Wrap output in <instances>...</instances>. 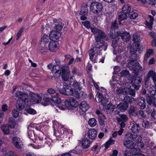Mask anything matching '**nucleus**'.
Masks as SVG:
<instances>
[{"label":"nucleus","mask_w":156,"mask_h":156,"mask_svg":"<svg viewBox=\"0 0 156 156\" xmlns=\"http://www.w3.org/2000/svg\"><path fill=\"white\" fill-rule=\"evenodd\" d=\"M16 96L18 98L17 109L19 111L23 110L26 106H30L32 104L31 100L28 98L27 94L21 91L17 92Z\"/></svg>","instance_id":"f257e3e1"},{"label":"nucleus","mask_w":156,"mask_h":156,"mask_svg":"<svg viewBox=\"0 0 156 156\" xmlns=\"http://www.w3.org/2000/svg\"><path fill=\"white\" fill-rule=\"evenodd\" d=\"M59 91L61 94L64 95H71L77 98H80L78 90L75 88H72L68 84L63 85L62 88L59 89Z\"/></svg>","instance_id":"f03ea898"},{"label":"nucleus","mask_w":156,"mask_h":156,"mask_svg":"<svg viewBox=\"0 0 156 156\" xmlns=\"http://www.w3.org/2000/svg\"><path fill=\"white\" fill-rule=\"evenodd\" d=\"M56 96H50V97L49 96L46 94H43L42 97L43 98V102L42 103L43 105L44 106H46L48 105L50 102H52L55 104H60L61 102V99L58 97L59 95L58 93L56 94Z\"/></svg>","instance_id":"7ed1b4c3"},{"label":"nucleus","mask_w":156,"mask_h":156,"mask_svg":"<svg viewBox=\"0 0 156 156\" xmlns=\"http://www.w3.org/2000/svg\"><path fill=\"white\" fill-rule=\"evenodd\" d=\"M132 80L129 82L130 86H131L132 90H138L142 85L143 80L139 77H136L133 78L131 77Z\"/></svg>","instance_id":"20e7f679"},{"label":"nucleus","mask_w":156,"mask_h":156,"mask_svg":"<svg viewBox=\"0 0 156 156\" xmlns=\"http://www.w3.org/2000/svg\"><path fill=\"white\" fill-rule=\"evenodd\" d=\"M127 67L135 73L138 72L142 69V67L140 64L134 61H132L129 62Z\"/></svg>","instance_id":"39448f33"},{"label":"nucleus","mask_w":156,"mask_h":156,"mask_svg":"<svg viewBox=\"0 0 156 156\" xmlns=\"http://www.w3.org/2000/svg\"><path fill=\"white\" fill-rule=\"evenodd\" d=\"M133 43H129V45L131 47V51L132 52L135 51L136 49L137 44L140 42V36L136 34H134L133 37Z\"/></svg>","instance_id":"423d86ee"},{"label":"nucleus","mask_w":156,"mask_h":156,"mask_svg":"<svg viewBox=\"0 0 156 156\" xmlns=\"http://www.w3.org/2000/svg\"><path fill=\"white\" fill-rule=\"evenodd\" d=\"M118 19L120 24L121 21L127 19V5H125L122 8L121 11L118 13Z\"/></svg>","instance_id":"0eeeda50"},{"label":"nucleus","mask_w":156,"mask_h":156,"mask_svg":"<svg viewBox=\"0 0 156 156\" xmlns=\"http://www.w3.org/2000/svg\"><path fill=\"white\" fill-rule=\"evenodd\" d=\"M90 8L94 13H98L101 11L103 7L101 3L95 2L91 4Z\"/></svg>","instance_id":"6e6552de"},{"label":"nucleus","mask_w":156,"mask_h":156,"mask_svg":"<svg viewBox=\"0 0 156 156\" xmlns=\"http://www.w3.org/2000/svg\"><path fill=\"white\" fill-rule=\"evenodd\" d=\"M12 142L14 147L17 149H21L23 146V143L20 139L16 136L12 137Z\"/></svg>","instance_id":"1a4fd4ad"},{"label":"nucleus","mask_w":156,"mask_h":156,"mask_svg":"<svg viewBox=\"0 0 156 156\" xmlns=\"http://www.w3.org/2000/svg\"><path fill=\"white\" fill-rule=\"evenodd\" d=\"M51 72L54 77L55 79L58 78L60 77L61 73L60 66L55 65L52 67Z\"/></svg>","instance_id":"9d476101"},{"label":"nucleus","mask_w":156,"mask_h":156,"mask_svg":"<svg viewBox=\"0 0 156 156\" xmlns=\"http://www.w3.org/2000/svg\"><path fill=\"white\" fill-rule=\"evenodd\" d=\"M61 36V33L59 32L52 30L49 34V38L51 41H57Z\"/></svg>","instance_id":"9b49d317"},{"label":"nucleus","mask_w":156,"mask_h":156,"mask_svg":"<svg viewBox=\"0 0 156 156\" xmlns=\"http://www.w3.org/2000/svg\"><path fill=\"white\" fill-rule=\"evenodd\" d=\"M65 105L70 108H71L72 109L73 108H76L77 107L78 105L77 101L73 99H69L65 101Z\"/></svg>","instance_id":"f8f14e48"},{"label":"nucleus","mask_w":156,"mask_h":156,"mask_svg":"<svg viewBox=\"0 0 156 156\" xmlns=\"http://www.w3.org/2000/svg\"><path fill=\"white\" fill-rule=\"evenodd\" d=\"M59 45L58 41H51L49 44V50L52 52H56L59 48Z\"/></svg>","instance_id":"ddd939ff"},{"label":"nucleus","mask_w":156,"mask_h":156,"mask_svg":"<svg viewBox=\"0 0 156 156\" xmlns=\"http://www.w3.org/2000/svg\"><path fill=\"white\" fill-rule=\"evenodd\" d=\"M88 9L87 6H83L81 7L80 11L79 14L81 15L80 19L82 20H85L87 19V17L86 16L88 13Z\"/></svg>","instance_id":"4468645a"},{"label":"nucleus","mask_w":156,"mask_h":156,"mask_svg":"<svg viewBox=\"0 0 156 156\" xmlns=\"http://www.w3.org/2000/svg\"><path fill=\"white\" fill-rule=\"evenodd\" d=\"M44 94H41V97L39 95L36 94L34 93H33L31 94V99L33 101L36 103H38L40 102L41 105H43L42 102H43V98L42 96Z\"/></svg>","instance_id":"2eb2a0df"},{"label":"nucleus","mask_w":156,"mask_h":156,"mask_svg":"<svg viewBox=\"0 0 156 156\" xmlns=\"http://www.w3.org/2000/svg\"><path fill=\"white\" fill-rule=\"evenodd\" d=\"M87 137L92 140H94L97 136V131L94 129H89L87 133Z\"/></svg>","instance_id":"dca6fc26"},{"label":"nucleus","mask_w":156,"mask_h":156,"mask_svg":"<svg viewBox=\"0 0 156 156\" xmlns=\"http://www.w3.org/2000/svg\"><path fill=\"white\" fill-rule=\"evenodd\" d=\"M106 37V34L105 33L100 29L95 36L96 41L98 42L101 41V39H104Z\"/></svg>","instance_id":"f3484780"},{"label":"nucleus","mask_w":156,"mask_h":156,"mask_svg":"<svg viewBox=\"0 0 156 156\" xmlns=\"http://www.w3.org/2000/svg\"><path fill=\"white\" fill-rule=\"evenodd\" d=\"M54 22L56 23L55 25V29L56 30V31L59 32L61 31L63 28V24L61 20L55 19L54 20Z\"/></svg>","instance_id":"a211bd4d"},{"label":"nucleus","mask_w":156,"mask_h":156,"mask_svg":"<svg viewBox=\"0 0 156 156\" xmlns=\"http://www.w3.org/2000/svg\"><path fill=\"white\" fill-rule=\"evenodd\" d=\"M104 119H98V121L101 130L104 131L105 130V132L107 133L108 132V127L107 125L105 124Z\"/></svg>","instance_id":"6ab92c4d"},{"label":"nucleus","mask_w":156,"mask_h":156,"mask_svg":"<svg viewBox=\"0 0 156 156\" xmlns=\"http://www.w3.org/2000/svg\"><path fill=\"white\" fill-rule=\"evenodd\" d=\"M132 10L130 6H128L127 7V13H129V17L131 19H135L137 17L138 14Z\"/></svg>","instance_id":"aec40b11"},{"label":"nucleus","mask_w":156,"mask_h":156,"mask_svg":"<svg viewBox=\"0 0 156 156\" xmlns=\"http://www.w3.org/2000/svg\"><path fill=\"white\" fill-rule=\"evenodd\" d=\"M148 21H146L145 22V25L147 27L151 30L152 29V26L153 24V22L154 21V19L153 16L151 15H148Z\"/></svg>","instance_id":"412c9836"},{"label":"nucleus","mask_w":156,"mask_h":156,"mask_svg":"<svg viewBox=\"0 0 156 156\" xmlns=\"http://www.w3.org/2000/svg\"><path fill=\"white\" fill-rule=\"evenodd\" d=\"M127 136L136 142H140L142 140V137L140 136L132 134L130 133H127Z\"/></svg>","instance_id":"4be33fe9"},{"label":"nucleus","mask_w":156,"mask_h":156,"mask_svg":"<svg viewBox=\"0 0 156 156\" xmlns=\"http://www.w3.org/2000/svg\"><path fill=\"white\" fill-rule=\"evenodd\" d=\"M79 108L83 112H86L89 108L90 106L85 101H82L79 106Z\"/></svg>","instance_id":"5701e85b"},{"label":"nucleus","mask_w":156,"mask_h":156,"mask_svg":"<svg viewBox=\"0 0 156 156\" xmlns=\"http://www.w3.org/2000/svg\"><path fill=\"white\" fill-rule=\"evenodd\" d=\"M127 58V53L125 52L122 55H120V56H117L116 58L117 61H119L122 62L123 63L126 64V67H127V64L126 63V59Z\"/></svg>","instance_id":"b1692460"},{"label":"nucleus","mask_w":156,"mask_h":156,"mask_svg":"<svg viewBox=\"0 0 156 156\" xmlns=\"http://www.w3.org/2000/svg\"><path fill=\"white\" fill-rule=\"evenodd\" d=\"M147 89L148 93L151 95H154L156 92V88L155 86L153 85H150L147 86L146 87Z\"/></svg>","instance_id":"393cba45"},{"label":"nucleus","mask_w":156,"mask_h":156,"mask_svg":"<svg viewBox=\"0 0 156 156\" xmlns=\"http://www.w3.org/2000/svg\"><path fill=\"white\" fill-rule=\"evenodd\" d=\"M82 145L84 148H87L90 146V141L87 137H84L82 140Z\"/></svg>","instance_id":"a878e982"},{"label":"nucleus","mask_w":156,"mask_h":156,"mask_svg":"<svg viewBox=\"0 0 156 156\" xmlns=\"http://www.w3.org/2000/svg\"><path fill=\"white\" fill-rule=\"evenodd\" d=\"M117 34L118 36L122 37V38L124 42H127V32H124L122 31L119 30L117 32Z\"/></svg>","instance_id":"bb28decb"},{"label":"nucleus","mask_w":156,"mask_h":156,"mask_svg":"<svg viewBox=\"0 0 156 156\" xmlns=\"http://www.w3.org/2000/svg\"><path fill=\"white\" fill-rule=\"evenodd\" d=\"M120 74L122 76L120 80H122V79H123V81H122V84L123 85H126L127 81L126 80V76H127V69H126L125 70H122L120 73Z\"/></svg>","instance_id":"cd10ccee"},{"label":"nucleus","mask_w":156,"mask_h":156,"mask_svg":"<svg viewBox=\"0 0 156 156\" xmlns=\"http://www.w3.org/2000/svg\"><path fill=\"white\" fill-rule=\"evenodd\" d=\"M136 46H137L136 47L137 49H136L135 51H134V52L133 51V50H132L134 52H132L131 51V47H130V52L131 54H133L135 53L136 52L137 50H138V51L139 53H140L143 51V49L144 48V46L143 45H140V43L137 44Z\"/></svg>","instance_id":"c85d7f7f"},{"label":"nucleus","mask_w":156,"mask_h":156,"mask_svg":"<svg viewBox=\"0 0 156 156\" xmlns=\"http://www.w3.org/2000/svg\"><path fill=\"white\" fill-rule=\"evenodd\" d=\"M146 99L149 105L153 104L154 106H156V98L153 97H150L148 95L146 97Z\"/></svg>","instance_id":"c756f323"},{"label":"nucleus","mask_w":156,"mask_h":156,"mask_svg":"<svg viewBox=\"0 0 156 156\" xmlns=\"http://www.w3.org/2000/svg\"><path fill=\"white\" fill-rule=\"evenodd\" d=\"M153 54L154 52L152 49H149L147 50L144 56V61L146 62L150 56L152 55Z\"/></svg>","instance_id":"7c9ffc66"},{"label":"nucleus","mask_w":156,"mask_h":156,"mask_svg":"<svg viewBox=\"0 0 156 156\" xmlns=\"http://www.w3.org/2000/svg\"><path fill=\"white\" fill-rule=\"evenodd\" d=\"M138 105L140 106L141 109H143L145 108L146 107V103L144 98L141 97L139 99Z\"/></svg>","instance_id":"2f4dec72"},{"label":"nucleus","mask_w":156,"mask_h":156,"mask_svg":"<svg viewBox=\"0 0 156 156\" xmlns=\"http://www.w3.org/2000/svg\"><path fill=\"white\" fill-rule=\"evenodd\" d=\"M9 127V125L7 124L3 125L1 126V130L5 135H8L9 134L10 130Z\"/></svg>","instance_id":"473e14b6"},{"label":"nucleus","mask_w":156,"mask_h":156,"mask_svg":"<svg viewBox=\"0 0 156 156\" xmlns=\"http://www.w3.org/2000/svg\"><path fill=\"white\" fill-rule=\"evenodd\" d=\"M131 129L133 133H137L140 129V127L139 124H135L132 126Z\"/></svg>","instance_id":"72a5a7b5"},{"label":"nucleus","mask_w":156,"mask_h":156,"mask_svg":"<svg viewBox=\"0 0 156 156\" xmlns=\"http://www.w3.org/2000/svg\"><path fill=\"white\" fill-rule=\"evenodd\" d=\"M115 108L114 106L111 103H109L107 105L106 111L108 114L112 113Z\"/></svg>","instance_id":"f704fd0d"},{"label":"nucleus","mask_w":156,"mask_h":156,"mask_svg":"<svg viewBox=\"0 0 156 156\" xmlns=\"http://www.w3.org/2000/svg\"><path fill=\"white\" fill-rule=\"evenodd\" d=\"M38 137L39 140L42 141V143H43L44 142V143L48 144L46 140L50 139V138L47 137L46 136H44V133L42 132H41V134L38 135Z\"/></svg>","instance_id":"c9c22d12"},{"label":"nucleus","mask_w":156,"mask_h":156,"mask_svg":"<svg viewBox=\"0 0 156 156\" xmlns=\"http://www.w3.org/2000/svg\"><path fill=\"white\" fill-rule=\"evenodd\" d=\"M103 45L104 44L103 43H101V41L98 42H97V44L96 45L95 47V50L97 51L96 52V54H97V55H100L99 53H100V50H99V49L102 48Z\"/></svg>","instance_id":"e433bc0d"},{"label":"nucleus","mask_w":156,"mask_h":156,"mask_svg":"<svg viewBox=\"0 0 156 156\" xmlns=\"http://www.w3.org/2000/svg\"><path fill=\"white\" fill-rule=\"evenodd\" d=\"M70 76V73H64V74H62V80L64 81H67L68 80L69 78L70 80L73 79V77L71 76L69 77Z\"/></svg>","instance_id":"4c0bfd02"},{"label":"nucleus","mask_w":156,"mask_h":156,"mask_svg":"<svg viewBox=\"0 0 156 156\" xmlns=\"http://www.w3.org/2000/svg\"><path fill=\"white\" fill-rule=\"evenodd\" d=\"M81 151L80 150H78L77 147H75L74 149L70 150L69 152L71 154V156H74L75 154H79L80 152Z\"/></svg>","instance_id":"58836bf2"},{"label":"nucleus","mask_w":156,"mask_h":156,"mask_svg":"<svg viewBox=\"0 0 156 156\" xmlns=\"http://www.w3.org/2000/svg\"><path fill=\"white\" fill-rule=\"evenodd\" d=\"M88 124L91 127H94L97 124V121L94 118H91L89 120Z\"/></svg>","instance_id":"ea45409f"},{"label":"nucleus","mask_w":156,"mask_h":156,"mask_svg":"<svg viewBox=\"0 0 156 156\" xmlns=\"http://www.w3.org/2000/svg\"><path fill=\"white\" fill-rule=\"evenodd\" d=\"M117 108L120 109L122 112H123L127 110V106L125 105L124 104L122 103H120L117 105Z\"/></svg>","instance_id":"a19ab883"},{"label":"nucleus","mask_w":156,"mask_h":156,"mask_svg":"<svg viewBox=\"0 0 156 156\" xmlns=\"http://www.w3.org/2000/svg\"><path fill=\"white\" fill-rule=\"evenodd\" d=\"M118 24L117 23L116 20H115L114 22H112L111 27V30L112 31L113 30H115L118 29Z\"/></svg>","instance_id":"79ce46f5"},{"label":"nucleus","mask_w":156,"mask_h":156,"mask_svg":"<svg viewBox=\"0 0 156 156\" xmlns=\"http://www.w3.org/2000/svg\"><path fill=\"white\" fill-rule=\"evenodd\" d=\"M81 83H78L75 80L73 83L72 85L76 90L77 89L79 90L82 89V87H81Z\"/></svg>","instance_id":"37998d69"},{"label":"nucleus","mask_w":156,"mask_h":156,"mask_svg":"<svg viewBox=\"0 0 156 156\" xmlns=\"http://www.w3.org/2000/svg\"><path fill=\"white\" fill-rule=\"evenodd\" d=\"M95 54V51L94 48H91L89 51V55L90 60L93 61L94 60V57Z\"/></svg>","instance_id":"c03bdc74"},{"label":"nucleus","mask_w":156,"mask_h":156,"mask_svg":"<svg viewBox=\"0 0 156 156\" xmlns=\"http://www.w3.org/2000/svg\"><path fill=\"white\" fill-rule=\"evenodd\" d=\"M25 110L27 113L31 115H34L37 113V112L35 110L30 107L29 108H26Z\"/></svg>","instance_id":"a18cd8bd"},{"label":"nucleus","mask_w":156,"mask_h":156,"mask_svg":"<svg viewBox=\"0 0 156 156\" xmlns=\"http://www.w3.org/2000/svg\"><path fill=\"white\" fill-rule=\"evenodd\" d=\"M156 76V73L153 70H151L149 71L147 74V77L148 79L149 78L151 77L152 79L154 77Z\"/></svg>","instance_id":"49530a36"},{"label":"nucleus","mask_w":156,"mask_h":156,"mask_svg":"<svg viewBox=\"0 0 156 156\" xmlns=\"http://www.w3.org/2000/svg\"><path fill=\"white\" fill-rule=\"evenodd\" d=\"M119 40L115 39H113L112 41V46L114 49H115L119 45Z\"/></svg>","instance_id":"de8ad7c7"},{"label":"nucleus","mask_w":156,"mask_h":156,"mask_svg":"<svg viewBox=\"0 0 156 156\" xmlns=\"http://www.w3.org/2000/svg\"><path fill=\"white\" fill-rule=\"evenodd\" d=\"M9 126L10 128L11 129L14 128L15 126L16 122L15 121L14 119H9Z\"/></svg>","instance_id":"09e8293b"},{"label":"nucleus","mask_w":156,"mask_h":156,"mask_svg":"<svg viewBox=\"0 0 156 156\" xmlns=\"http://www.w3.org/2000/svg\"><path fill=\"white\" fill-rule=\"evenodd\" d=\"M65 132L66 130L63 127L61 126V127H58L57 129V132L59 134L57 136H59L60 135H61L62 134H63Z\"/></svg>","instance_id":"8fccbe9b"},{"label":"nucleus","mask_w":156,"mask_h":156,"mask_svg":"<svg viewBox=\"0 0 156 156\" xmlns=\"http://www.w3.org/2000/svg\"><path fill=\"white\" fill-rule=\"evenodd\" d=\"M97 98L98 99V101L99 102H102L104 99L103 94L100 92H98L96 95Z\"/></svg>","instance_id":"3c124183"},{"label":"nucleus","mask_w":156,"mask_h":156,"mask_svg":"<svg viewBox=\"0 0 156 156\" xmlns=\"http://www.w3.org/2000/svg\"><path fill=\"white\" fill-rule=\"evenodd\" d=\"M129 113L130 116L133 115L135 116L137 115V114L135 112V109L133 106H131L130 107L129 109Z\"/></svg>","instance_id":"603ef678"},{"label":"nucleus","mask_w":156,"mask_h":156,"mask_svg":"<svg viewBox=\"0 0 156 156\" xmlns=\"http://www.w3.org/2000/svg\"><path fill=\"white\" fill-rule=\"evenodd\" d=\"M48 41V37L47 35L44 34L41 38V42L46 44Z\"/></svg>","instance_id":"864d4df0"},{"label":"nucleus","mask_w":156,"mask_h":156,"mask_svg":"<svg viewBox=\"0 0 156 156\" xmlns=\"http://www.w3.org/2000/svg\"><path fill=\"white\" fill-rule=\"evenodd\" d=\"M48 94L49 95V96L50 97V96H53V95L56 93L55 90L52 88H48L47 90Z\"/></svg>","instance_id":"5fc2aeb1"},{"label":"nucleus","mask_w":156,"mask_h":156,"mask_svg":"<svg viewBox=\"0 0 156 156\" xmlns=\"http://www.w3.org/2000/svg\"><path fill=\"white\" fill-rule=\"evenodd\" d=\"M142 126L145 129H148L151 126L150 123L148 121H144L142 123Z\"/></svg>","instance_id":"6e6d98bb"},{"label":"nucleus","mask_w":156,"mask_h":156,"mask_svg":"<svg viewBox=\"0 0 156 156\" xmlns=\"http://www.w3.org/2000/svg\"><path fill=\"white\" fill-rule=\"evenodd\" d=\"M69 67L67 66H64L62 68V74L64 73H70V71L69 69Z\"/></svg>","instance_id":"4d7b16f0"},{"label":"nucleus","mask_w":156,"mask_h":156,"mask_svg":"<svg viewBox=\"0 0 156 156\" xmlns=\"http://www.w3.org/2000/svg\"><path fill=\"white\" fill-rule=\"evenodd\" d=\"M136 146L135 144L129 140H127V148H130L131 149L134 148Z\"/></svg>","instance_id":"13d9d810"},{"label":"nucleus","mask_w":156,"mask_h":156,"mask_svg":"<svg viewBox=\"0 0 156 156\" xmlns=\"http://www.w3.org/2000/svg\"><path fill=\"white\" fill-rule=\"evenodd\" d=\"M82 24L87 28L89 29L90 28L91 25L89 21H85L82 22Z\"/></svg>","instance_id":"bf43d9fd"},{"label":"nucleus","mask_w":156,"mask_h":156,"mask_svg":"<svg viewBox=\"0 0 156 156\" xmlns=\"http://www.w3.org/2000/svg\"><path fill=\"white\" fill-rule=\"evenodd\" d=\"M129 90V93L130 95L134 97L135 95V90H132L131 86H130L129 87H127Z\"/></svg>","instance_id":"052dcab7"},{"label":"nucleus","mask_w":156,"mask_h":156,"mask_svg":"<svg viewBox=\"0 0 156 156\" xmlns=\"http://www.w3.org/2000/svg\"><path fill=\"white\" fill-rule=\"evenodd\" d=\"M72 73L73 75H79V73L78 70L76 67H73L72 71Z\"/></svg>","instance_id":"680f3d73"},{"label":"nucleus","mask_w":156,"mask_h":156,"mask_svg":"<svg viewBox=\"0 0 156 156\" xmlns=\"http://www.w3.org/2000/svg\"><path fill=\"white\" fill-rule=\"evenodd\" d=\"M19 113V112L16 109H14L12 111V115L15 118H16L18 116Z\"/></svg>","instance_id":"e2e57ef3"},{"label":"nucleus","mask_w":156,"mask_h":156,"mask_svg":"<svg viewBox=\"0 0 156 156\" xmlns=\"http://www.w3.org/2000/svg\"><path fill=\"white\" fill-rule=\"evenodd\" d=\"M90 28L91 29V32L95 36L100 30L97 28H94L92 27H90Z\"/></svg>","instance_id":"0e129e2a"},{"label":"nucleus","mask_w":156,"mask_h":156,"mask_svg":"<svg viewBox=\"0 0 156 156\" xmlns=\"http://www.w3.org/2000/svg\"><path fill=\"white\" fill-rule=\"evenodd\" d=\"M136 101V99L133 98L130 96H127V101L129 103H132Z\"/></svg>","instance_id":"69168bd1"},{"label":"nucleus","mask_w":156,"mask_h":156,"mask_svg":"<svg viewBox=\"0 0 156 156\" xmlns=\"http://www.w3.org/2000/svg\"><path fill=\"white\" fill-rule=\"evenodd\" d=\"M25 156H37L34 153L32 152H26Z\"/></svg>","instance_id":"338daca9"},{"label":"nucleus","mask_w":156,"mask_h":156,"mask_svg":"<svg viewBox=\"0 0 156 156\" xmlns=\"http://www.w3.org/2000/svg\"><path fill=\"white\" fill-rule=\"evenodd\" d=\"M48 51V49L46 48L43 47L40 50V52L43 55H45Z\"/></svg>","instance_id":"774afa93"}]
</instances>
